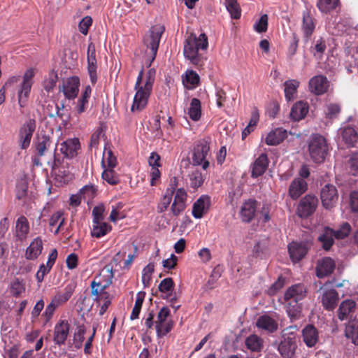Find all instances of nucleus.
<instances>
[{
	"instance_id": "nucleus-31",
	"label": "nucleus",
	"mask_w": 358,
	"mask_h": 358,
	"mask_svg": "<svg viewBox=\"0 0 358 358\" xmlns=\"http://www.w3.org/2000/svg\"><path fill=\"white\" fill-rule=\"evenodd\" d=\"M269 160L266 154H262L255 161L252 165V176L257 178L262 176L267 169Z\"/></svg>"
},
{
	"instance_id": "nucleus-15",
	"label": "nucleus",
	"mask_w": 358,
	"mask_h": 358,
	"mask_svg": "<svg viewBox=\"0 0 358 358\" xmlns=\"http://www.w3.org/2000/svg\"><path fill=\"white\" fill-rule=\"evenodd\" d=\"M52 171L56 182L60 185L68 183L73 178L69 164L67 162H63L62 164L55 163L52 167Z\"/></svg>"
},
{
	"instance_id": "nucleus-53",
	"label": "nucleus",
	"mask_w": 358,
	"mask_h": 358,
	"mask_svg": "<svg viewBox=\"0 0 358 358\" xmlns=\"http://www.w3.org/2000/svg\"><path fill=\"white\" fill-rule=\"evenodd\" d=\"M102 178L108 184L114 185L119 182L120 179L117 173L113 169H104L102 173Z\"/></svg>"
},
{
	"instance_id": "nucleus-52",
	"label": "nucleus",
	"mask_w": 358,
	"mask_h": 358,
	"mask_svg": "<svg viewBox=\"0 0 358 358\" xmlns=\"http://www.w3.org/2000/svg\"><path fill=\"white\" fill-rule=\"evenodd\" d=\"M123 204L121 202L117 203L115 206H112L111 213L109 219L113 222H116L119 220H122L126 217V213L122 211Z\"/></svg>"
},
{
	"instance_id": "nucleus-62",
	"label": "nucleus",
	"mask_w": 358,
	"mask_h": 358,
	"mask_svg": "<svg viewBox=\"0 0 358 358\" xmlns=\"http://www.w3.org/2000/svg\"><path fill=\"white\" fill-rule=\"evenodd\" d=\"M57 81V74L56 72H51L48 78L44 82V88L47 92H50L55 87Z\"/></svg>"
},
{
	"instance_id": "nucleus-44",
	"label": "nucleus",
	"mask_w": 358,
	"mask_h": 358,
	"mask_svg": "<svg viewBox=\"0 0 358 358\" xmlns=\"http://www.w3.org/2000/svg\"><path fill=\"white\" fill-rule=\"evenodd\" d=\"M75 285L73 284H69L66 286L63 292L57 293L53 298L54 303H56L58 306L67 301L71 296L74 291Z\"/></svg>"
},
{
	"instance_id": "nucleus-17",
	"label": "nucleus",
	"mask_w": 358,
	"mask_h": 358,
	"mask_svg": "<svg viewBox=\"0 0 358 358\" xmlns=\"http://www.w3.org/2000/svg\"><path fill=\"white\" fill-rule=\"evenodd\" d=\"M308 87L310 92L316 95H322L328 90L329 81L324 76H315L309 80Z\"/></svg>"
},
{
	"instance_id": "nucleus-18",
	"label": "nucleus",
	"mask_w": 358,
	"mask_h": 358,
	"mask_svg": "<svg viewBox=\"0 0 358 358\" xmlns=\"http://www.w3.org/2000/svg\"><path fill=\"white\" fill-rule=\"evenodd\" d=\"M210 198L206 195L201 196L193 204L192 216L201 219L206 214L210 208Z\"/></svg>"
},
{
	"instance_id": "nucleus-27",
	"label": "nucleus",
	"mask_w": 358,
	"mask_h": 358,
	"mask_svg": "<svg viewBox=\"0 0 358 358\" xmlns=\"http://www.w3.org/2000/svg\"><path fill=\"white\" fill-rule=\"evenodd\" d=\"M307 189L306 182L301 178H295L289 187V194L293 199H298Z\"/></svg>"
},
{
	"instance_id": "nucleus-9",
	"label": "nucleus",
	"mask_w": 358,
	"mask_h": 358,
	"mask_svg": "<svg viewBox=\"0 0 358 358\" xmlns=\"http://www.w3.org/2000/svg\"><path fill=\"white\" fill-rule=\"evenodd\" d=\"M164 31V27L161 25L152 27L148 35L144 38V44L152 56V61L154 60L158 50L161 36Z\"/></svg>"
},
{
	"instance_id": "nucleus-54",
	"label": "nucleus",
	"mask_w": 358,
	"mask_h": 358,
	"mask_svg": "<svg viewBox=\"0 0 358 358\" xmlns=\"http://www.w3.org/2000/svg\"><path fill=\"white\" fill-rule=\"evenodd\" d=\"M339 3V0H320L317 3L319 10L322 13H328L335 9Z\"/></svg>"
},
{
	"instance_id": "nucleus-25",
	"label": "nucleus",
	"mask_w": 358,
	"mask_h": 358,
	"mask_svg": "<svg viewBox=\"0 0 358 358\" xmlns=\"http://www.w3.org/2000/svg\"><path fill=\"white\" fill-rule=\"evenodd\" d=\"M69 332V324L67 321L62 320L55 327L54 341L58 345L64 344Z\"/></svg>"
},
{
	"instance_id": "nucleus-7",
	"label": "nucleus",
	"mask_w": 358,
	"mask_h": 358,
	"mask_svg": "<svg viewBox=\"0 0 358 358\" xmlns=\"http://www.w3.org/2000/svg\"><path fill=\"white\" fill-rule=\"evenodd\" d=\"M35 76L34 69H27L22 78V81L17 88L18 103L20 107H23L29 96L33 78Z\"/></svg>"
},
{
	"instance_id": "nucleus-20",
	"label": "nucleus",
	"mask_w": 358,
	"mask_h": 358,
	"mask_svg": "<svg viewBox=\"0 0 358 358\" xmlns=\"http://www.w3.org/2000/svg\"><path fill=\"white\" fill-rule=\"evenodd\" d=\"M95 45L90 43L87 48V69L91 82L94 84L96 82V59Z\"/></svg>"
},
{
	"instance_id": "nucleus-23",
	"label": "nucleus",
	"mask_w": 358,
	"mask_h": 358,
	"mask_svg": "<svg viewBox=\"0 0 358 358\" xmlns=\"http://www.w3.org/2000/svg\"><path fill=\"white\" fill-rule=\"evenodd\" d=\"M29 224L24 216H20L16 220L15 237L17 241L22 242L25 241L29 234Z\"/></svg>"
},
{
	"instance_id": "nucleus-39",
	"label": "nucleus",
	"mask_w": 358,
	"mask_h": 358,
	"mask_svg": "<svg viewBox=\"0 0 358 358\" xmlns=\"http://www.w3.org/2000/svg\"><path fill=\"white\" fill-rule=\"evenodd\" d=\"M300 83L294 79H290L284 83V92L285 99L288 101H292L296 98L297 89Z\"/></svg>"
},
{
	"instance_id": "nucleus-2",
	"label": "nucleus",
	"mask_w": 358,
	"mask_h": 358,
	"mask_svg": "<svg viewBox=\"0 0 358 358\" xmlns=\"http://www.w3.org/2000/svg\"><path fill=\"white\" fill-rule=\"evenodd\" d=\"M296 326H290L282 331V341L278 351L284 358H292L297 348Z\"/></svg>"
},
{
	"instance_id": "nucleus-42",
	"label": "nucleus",
	"mask_w": 358,
	"mask_h": 358,
	"mask_svg": "<svg viewBox=\"0 0 358 358\" xmlns=\"http://www.w3.org/2000/svg\"><path fill=\"white\" fill-rule=\"evenodd\" d=\"M345 334L347 338H350L355 345H358V321L350 320L345 329Z\"/></svg>"
},
{
	"instance_id": "nucleus-3",
	"label": "nucleus",
	"mask_w": 358,
	"mask_h": 358,
	"mask_svg": "<svg viewBox=\"0 0 358 358\" xmlns=\"http://www.w3.org/2000/svg\"><path fill=\"white\" fill-rule=\"evenodd\" d=\"M143 71L139 72L134 86L136 91L131 110L133 113H138L143 110L148 103V99L152 92V89L141 85L143 78Z\"/></svg>"
},
{
	"instance_id": "nucleus-63",
	"label": "nucleus",
	"mask_w": 358,
	"mask_h": 358,
	"mask_svg": "<svg viewBox=\"0 0 358 358\" xmlns=\"http://www.w3.org/2000/svg\"><path fill=\"white\" fill-rule=\"evenodd\" d=\"M92 24V19L90 16H85L82 19L78 24V28L80 31L86 35L88 32L89 28L91 27Z\"/></svg>"
},
{
	"instance_id": "nucleus-58",
	"label": "nucleus",
	"mask_w": 358,
	"mask_h": 358,
	"mask_svg": "<svg viewBox=\"0 0 358 358\" xmlns=\"http://www.w3.org/2000/svg\"><path fill=\"white\" fill-rule=\"evenodd\" d=\"M25 291V285L22 281L15 279L13 281L10 287V292L13 295L18 296Z\"/></svg>"
},
{
	"instance_id": "nucleus-51",
	"label": "nucleus",
	"mask_w": 358,
	"mask_h": 358,
	"mask_svg": "<svg viewBox=\"0 0 358 358\" xmlns=\"http://www.w3.org/2000/svg\"><path fill=\"white\" fill-rule=\"evenodd\" d=\"M324 112L326 117L336 118L341 112V106L337 103H328L324 106Z\"/></svg>"
},
{
	"instance_id": "nucleus-10",
	"label": "nucleus",
	"mask_w": 358,
	"mask_h": 358,
	"mask_svg": "<svg viewBox=\"0 0 358 358\" xmlns=\"http://www.w3.org/2000/svg\"><path fill=\"white\" fill-rule=\"evenodd\" d=\"M57 146L61 154L67 159L76 157L81 149L80 143L78 138H68L61 143L58 142Z\"/></svg>"
},
{
	"instance_id": "nucleus-41",
	"label": "nucleus",
	"mask_w": 358,
	"mask_h": 358,
	"mask_svg": "<svg viewBox=\"0 0 358 358\" xmlns=\"http://www.w3.org/2000/svg\"><path fill=\"white\" fill-rule=\"evenodd\" d=\"M117 164L116 157L114 156L110 148L105 146L101 160V166L103 169H114Z\"/></svg>"
},
{
	"instance_id": "nucleus-47",
	"label": "nucleus",
	"mask_w": 358,
	"mask_h": 358,
	"mask_svg": "<svg viewBox=\"0 0 358 358\" xmlns=\"http://www.w3.org/2000/svg\"><path fill=\"white\" fill-rule=\"evenodd\" d=\"M327 48L326 41L322 37L315 38L312 47V52L317 59H321Z\"/></svg>"
},
{
	"instance_id": "nucleus-4",
	"label": "nucleus",
	"mask_w": 358,
	"mask_h": 358,
	"mask_svg": "<svg viewBox=\"0 0 358 358\" xmlns=\"http://www.w3.org/2000/svg\"><path fill=\"white\" fill-rule=\"evenodd\" d=\"M308 149L310 157L316 163L323 162L329 151L327 140L319 134L312 136Z\"/></svg>"
},
{
	"instance_id": "nucleus-48",
	"label": "nucleus",
	"mask_w": 358,
	"mask_h": 358,
	"mask_svg": "<svg viewBox=\"0 0 358 358\" xmlns=\"http://www.w3.org/2000/svg\"><path fill=\"white\" fill-rule=\"evenodd\" d=\"M188 115L194 121H197L200 119L201 108V102L198 99L194 98L192 99L189 108H188Z\"/></svg>"
},
{
	"instance_id": "nucleus-6",
	"label": "nucleus",
	"mask_w": 358,
	"mask_h": 358,
	"mask_svg": "<svg viewBox=\"0 0 358 358\" xmlns=\"http://www.w3.org/2000/svg\"><path fill=\"white\" fill-rule=\"evenodd\" d=\"M103 272H106L109 274L108 280L103 282L101 276H96L91 283L92 294L95 296L94 300L98 303H101L103 298H108L110 296L109 293L106 292V289L111 283V279L113 277L112 267L109 266H106L103 268Z\"/></svg>"
},
{
	"instance_id": "nucleus-35",
	"label": "nucleus",
	"mask_w": 358,
	"mask_h": 358,
	"mask_svg": "<svg viewBox=\"0 0 358 358\" xmlns=\"http://www.w3.org/2000/svg\"><path fill=\"white\" fill-rule=\"evenodd\" d=\"M256 211L255 201L252 199H249L243 203L241 209V217L243 222H250L255 216Z\"/></svg>"
},
{
	"instance_id": "nucleus-14",
	"label": "nucleus",
	"mask_w": 358,
	"mask_h": 358,
	"mask_svg": "<svg viewBox=\"0 0 358 358\" xmlns=\"http://www.w3.org/2000/svg\"><path fill=\"white\" fill-rule=\"evenodd\" d=\"M35 128L36 122L34 120H29L20 128L19 131V145L21 149L24 150L29 146Z\"/></svg>"
},
{
	"instance_id": "nucleus-21",
	"label": "nucleus",
	"mask_w": 358,
	"mask_h": 358,
	"mask_svg": "<svg viewBox=\"0 0 358 358\" xmlns=\"http://www.w3.org/2000/svg\"><path fill=\"white\" fill-rule=\"evenodd\" d=\"M187 193L183 188L177 189L171 210L173 215H179L186 207Z\"/></svg>"
},
{
	"instance_id": "nucleus-46",
	"label": "nucleus",
	"mask_w": 358,
	"mask_h": 358,
	"mask_svg": "<svg viewBox=\"0 0 358 358\" xmlns=\"http://www.w3.org/2000/svg\"><path fill=\"white\" fill-rule=\"evenodd\" d=\"M302 29L305 36L307 38H309L312 35L315 29L313 20L308 11H304L303 13Z\"/></svg>"
},
{
	"instance_id": "nucleus-59",
	"label": "nucleus",
	"mask_w": 358,
	"mask_h": 358,
	"mask_svg": "<svg viewBox=\"0 0 358 358\" xmlns=\"http://www.w3.org/2000/svg\"><path fill=\"white\" fill-rule=\"evenodd\" d=\"M173 287V281L172 278H167L162 280L159 285V290L161 292L166 293L168 296H170V292L172 291Z\"/></svg>"
},
{
	"instance_id": "nucleus-19",
	"label": "nucleus",
	"mask_w": 358,
	"mask_h": 358,
	"mask_svg": "<svg viewBox=\"0 0 358 358\" xmlns=\"http://www.w3.org/2000/svg\"><path fill=\"white\" fill-rule=\"evenodd\" d=\"M80 80L77 77H71L67 79L60 90L68 99H75L79 92Z\"/></svg>"
},
{
	"instance_id": "nucleus-43",
	"label": "nucleus",
	"mask_w": 358,
	"mask_h": 358,
	"mask_svg": "<svg viewBox=\"0 0 358 358\" xmlns=\"http://www.w3.org/2000/svg\"><path fill=\"white\" fill-rule=\"evenodd\" d=\"M52 142L48 136L40 135L38 136L36 143L37 155L40 157L43 156L46 151L51 146Z\"/></svg>"
},
{
	"instance_id": "nucleus-5",
	"label": "nucleus",
	"mask_w": 358,
	"mask_h": 358,
	"mask_svg": "<svg viewBox=\"0 0 358 358\" xmlns=\"http://www.w3.org/2000/svg\"><path fill=\"white\" fill-rule=\"evenodd\" d=\"M351 227L348 222L343 223L339 229L334 231L330 228H325L318 237V241L322 244V248L328 250L332 246L334 239H342L348 236L350 232Z\"/></svg>"
},
{
	"instance_id": "nucleus-26",
	"label": "nucleus",
	"mask_w": 358,
	"mask_h": 358,
	"mask_svg": "<svg viewBox=\"0 0 358 358\" xmlns=\"http://www.w3.org/2000/svg\"><path fill=\"white\" fill-rule=\"evenodd\" d=\"M257 327L269 333H273L278 329L277 321L268 315L260 316L256 322Z\"/></svg>"
},
{
	"instance_id": "nucleus-56",
	"label": "nucleus",
	"mask_w": 358,
	"mask_h": 358,
	"mask_svg": "<svg viewBox=\"0 0 358 358\" xmlns=\"http://www.w3.org/2000/svg\"><path fill=\"white\" fill-rule=\"evenodd\" d=\"M155 270L153 263L148 264L142 271V282L145 287L150 285L152 275Z\"/></svg>"
},
{
	"instance_id": "nucleus-32",
	"label": "nucleus",
	"mask_w": 358,
	"mask_h": 358,
	"mask_svg": "<svg viewBox=\"0 0 358 358\" xmlns=\"http://www.w3.org/2000/svg\"><path fill=\"white\" fill-rule=\"evenodd\" d=\"M176 186L177 179L174 177L171 180V187L167 189L166 194L158 205L157 210L159 213H162L167 209L168 206L171 203L172 196L175 192Z\"/></svg>"
},
{
	"instance_id": "nucleus-33",
	"label": "nucleus",
	"mask_w": 358,
	"mask_h": 358,
	"mask_svg": "<svg viewBox=\"0 0 358 358\" xmlns=\"http://www.w3.org/2000/svg\"><path fill=\"white\" fill-rule=\"evenodd\" d=\"M308 104L306 102L299 101L292 108L290 117L294 121H299L304 118L308 112Z\"/></svg>"
},
{
	"instance_id": "nucleus-36",
	"label": "nucleus",
	"mask_w": 358,
	"mask_h": 358,
	"mask_svg": "<svg viewBox=\"0 0 358 358\" xmlns=\"http://www.w3.org/2000/svg\"><path fill=\"white\" fill-rule=\"evenodd\" d=\"M182 81L185 88L193 90L199 85L200 77L194 71L187 70L182 76Z\"/></svg>"
},
{
	"instance_id": "nucleus-29",
	"label": "nucleus",
	"mask_w": 358,
	"mask_h": 358,
	"mask_svg": "<svg viewBox=\"0 0 358 358\" xmlns=\"http://www.w3.org/2000/svg\"><path fill=\"white\" fill-rule=\"evenodd\" d=\"M43 250V241L40 237L35 238L26 250L25 257L29 260L38 258Z\"/></svg>"
},
{
	"instance_id": "nucleus-24",
	"label": "nucleus",
	"mask_w": 358,
	"mask_h": 358,
	"mask_svg": "<svg viewBox=\"0 0 358 358\" xmlns=\"http://www.w3.org/2000/svg\"><path fill=\"white\" fill-rule=\"evenodd\" d=\"M335 268V263L330 257H324L319 260L316 266V273L318 278L330 275Z\"/></svg>"
},
{
	"instance_id": "nucleus-55",
	"label": "nucleus",
	"mask_w": 358,
	"mask_h": 358,
	"mask_svg": "<svg viewBox=\"0 0 358 358\" xmlns=\"http://www.w3.org/2000/svg\"><path fill=\"white\" fill-rule=\"evenodd\" d=\"M189 186L194 189L198 188L203 182L202 174L198 170H194L189 175Z\"/></svg>"
},
{
	"instance_id": "nucleus-40",
	"label": "nucleus",
	"mask_w": 358,
	"mask_h": 358,
	"mask_svg": "<svg viewBox=\"0 0 358 358\" xmlns=\"http://www.w3.org/2000/svg\"><path fill=\"white\" fill-rule=\"evenodd\" d=\"M355 305V302L352 300L347 299L343 301L338 308V318L341 320H346L350 314L354 312Z\"/></svg>"
},
{
	"instance_id": "nucleus-13",
	"label": "nucleus",
	"mask_w": 358,
	"mask_h": 358,
	"mask_svg": "<svg viewBox=\"0 0 358 358\" xmlns=\"http://www.w3.org/2000/svg\"><path fill=\"white\" fill-rule=\"evenodd\" d=\"M318 204V199L315 196L306 195L301 201L297 208V213L301 217H306L313 214Z\"/></svg>"
},
{
	"instance_id": "nucleus-57",
	"label": "nucleus",
	"mask_w": 358,
	"mask_h": 358,
	"mask_svg": "<svg viewBox=\"0 0 358 358\" xmlns=\"http://www.w3.org/2000/svg\"><path fill=\"white\" fill-rule=\"evenodd\" d=\"M64 222V218L62 217V213L59 211L54 213L50 219V226L53 227L58 224V226L55 231V234L58 233L60 227Z\"/></svg>"
},
{
	"instance_id": "nucleus-28",
	"label": "nucleus",
	"mask_w": 358,
	"mask_h": 358,
	"mask_svg": "<svg viewBox=\"0 0 358 358\" xmlns=\"http://www.w3.org/2000/svg\"><path fill=\"white\" fill-rule=\"evenodd\" d=\"M338 294L334 289H327L322 294V304L327 310L335 308L338 301Z\"/></svg>"
},
{
	"instance_id": "nucleus-61",
	"label": "nucleus",
	"mask_w": 358,
	"mask_h": 358,
	"mask_svg": "<svg viewBox=\"0 0 358 358\" xmlns=\"http://www.w3.org/2000/svg\"><path fill=\"white\" fill-rule=\"evenodd\" d=\"M268 27V16L264 14L261 16L259 20L254 24V29L259 33L265 32Z\"/></svg>"
},
{
	"instance_id": "nucleus-60",
	"label": "nucleus",
	"mask_w": 358,
	"mask_h": 358,
	"mask_svg": "<svg viewBox=\"0 0 358 358\" xmlns=\"http://www.w3.org/2000/svg\"><path fill=\"white\" fill-rule=\"evenodd\" d=\"M85 334V328L83 325H80L77 328V331L74 334V343L76 348H80L84 341V335Z\"/></svg>"
},
{
	"instance_id": "nucleus-16",
	"label": "nucleus",
	"mask_w": 358,
	"mask_h": 358,
	"mask_svg": "<svg viewBox=\"0 0 358 358\" xmlns=\"http://www.w3.org/2000/svg\"><path fill=\"white\" fill-rule=\"evenodd\" d=\"M310 243L308 242H292L288 245V251L292 261L294 263L301 260L306 255Z\"/></svg>"
},
{
	"instance_id": "nucleus-64",
	"label": "nucleus",
	"mask_w": 358,
	"mask_h": 358,
	"mask_svg": "<svg viewBox=\"0 0 358 358\" xmlns=\"http://www.w3.org/2000/svg\"><path fill=\"white\" fill-rule=\"evenodd\" d=\"M349 165L352 174L356 176L358 174V153H352L349 159Z\"/></svg>"
},
{
	"instance_id": "nucleus-50",
	"label": "nucleus",
	"mask_w": 358,
	"mask_h": 358,
	"mask_svg": "<svg viewBox=\"0 0 358 358\" xmlns=\"http://www.w3.org/2000/svg\"><path fill=\"white\" fill-rule=\"evenodd\" d=\"M287 304V313L291 320H295L301 316V306L299 302H292L291 301H285Z\"/></svg>"
},
{
	"instance_id": "nucleus-34",
	"label": "nucleus",
	"mask_w": 358,
	"mask_h": 358,
	"mask_svg": "<svg viewBox=\"0 0 358 358\" xmlns=\"http://www.w3.org/2000/svg\"><path fill=\"white\" fill-rule=\"evenodd\" d=\"M287 137V131L282 128H277L271 131L266 136L265 143L268 145H276L280 143Z\"/></svg>"
},
{
	"instance_id": "nucleus-49",
	"label": "nucleus",
	"mask_w": 358,
	"mask_h": 358,
	"mask_svg": "<svg viewBox=\"0 0 358 358\" xmlns=\"http://www.w3.org/2000/svg\"><path fill=\"white\" fill-rule=\"evenodd\" d=\"M28 193V182L25 178L20 179L16 184L15 196L18 200H24Z\"/></svg>"
},
{
	"instance_id": "nucleus-45",
	"label": "nucleus",
	"mask_w": 358,
	"mask_h": 358,
	"mask_svg": "<svg viewBox=\"0 0 358 358\" xmlns=\"http://www.w3.org/2000/svg\"><path fill=\"white\" fill-rule=\"evenodd\" d=\"M245 345L251 351L260 352L263 348V340L258 336L252 334L246 338Z\"/></svg>"
},
{
	"instance_id": "nucleus-12",
	"label": "nucleus",
	"mask_w": 358,
	"mask_h": 358,
	"mask_svg": "<svg viewBox=\"0 0 358 358\" xmlns=\"http://www.w3.org/2000/svg\"><path fill=\"white\" fill-rule=\"evenodd\" d=\"M320 199L324 208L331 209L335 207L338 199V194L336 187L330 184L323 187L321 189Z\"/></svg>"
},
{
	"instance_id": "nucleus-22",
	"label": "nucleus",
	"mask_w": 358,
	"mask_h": 358,
	"mask_svg": "<svg viewBox=\"0 0 358 358\" xmlns=\"http://www.w3.org/2000/svg\"><path fill=\"white\" fill-rule=\"evenodd\" d=\"M306 294V289L303 285L296 284L289 287L285 293V301L299 302L302 300Z\"/></svg>"
},
{
	"instance_id": "nucleus-8",
	"label": "nucleus",
	"mask_w": 358,
	"mask_h": 358,
	"mask_svg": "<svg viewBox=\"0 0 358 358\" xmlns=\"http://www.w3.org/2000/svg\"><path fill=\"white\" fill-rule=\"evenodd\" d=\"M210 146L207 140L199 141L194 147L192 160L194 164L201 165L206 170L209 166L208 156L209 155Z\"/></svg>"
},
{
	"instance_id": "nucleus-38",
	"label": "nucleus",
	"mask_w": 358,
	"mask_h": 358,
	"mask_svg": "<svg viewBox=\"0 0 358 358\" xmlns=\"http://www.w3.org/2000/svg\"><path fill=\"white\" fill-rule=\"evenodd\" d=\"M339 133L342 140L349 146H354L358 140V135L355 129L352 127L341 128Z\"/></svg>"
},
{
	"instance_id": "nucleus-30",
	"label": "nucleus",
	"mask_w": 358,
	"mask_h": 358,
	"mask_svg": "<svg viewBox=\"0 0 358 358\" xmlns=\"http://www.w3.org/2000/svg\"><path fill=\"white\" fill-rule=\"evenodd\" d=\"M302 334L304 343L309 348L315 346L319 340L317 330L313 325H307L303 329Z\"/></svg>"
},
{
	"instance_id": "nucleus-1",
	"label": "nucleus",
	"mask_w": 358,
	"mask_h": 358,
	"mask_svg": "<svg viewBox=\"0 0 358 358\" xmlns=\"http://www.w3.org/2000/svg\"><path fill=\"white\" fill-rule=\"evenodd\" d=\"M208 45V38L205 34H201L198 38L194 34H190L184 44L185 57L194 65H199L201 55L199 53V50H206Z\"/></svg>"
},
{
	"instance_id": "nucleus-37",
	"label": "nucleus",
	"mask_w": 358,
	"mask_h": 358,
	"mask_svg": "<svg viewBox=\"0 0 358 358\" xmlns=\"http://www.w3.org/2000/svg\"><path fill=\"white\" fill-rule=\"evenodd\" d=\"M111 229V226L104 221L92 222L91 235L93 237L99 238L108 234Z\"/></svg>"
},
{
	"instance_id": "nucleus-11",
	"label": "nucleus",
	"mask_w": 358,
	"mask_h": 358,
	"mask_svg": "<svg viewBox=\"0 0 358 358\" xmlns=\"http://www.w3.org/2000/svg\"><path fill=\"white\" fill-rule=\"evenodd\" d=\"M170 310L167 307H163L157 314L156 321V331L158 337H162L168 334L172 328V322L169 320Z\"/></svg>"
}]
</instances>
